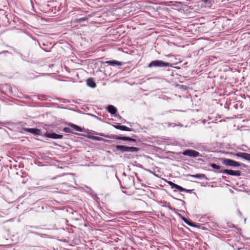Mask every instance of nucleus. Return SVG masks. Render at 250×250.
<instances>
[{"instance_id":"f257e3e1","label":"nucleus","mask_w":250,"mask_h":250,"mask_svg":"<svg viewBox=\"0 0 250 250\" xmlns=\"http://www.w3.org/2000/svg\"><path fill=\"white\" fill-rule=\"evenodd\" d=\"M92 134H96V135H99L100 136L105 137L106 138H109V139H114L123 140V141H128L133 142H136V139L132 138L129 137L120 136L116 135H106L104 134L103 133H98L95 131H93Z\"/></svg>"},{"instance_id":"f03ea898","label":"nucleus","mask_w":250,"mask_h":250,"mask_svg":"<svg viewBox=\"0 0 250 250\" xmlns=\"http://www.w3.org/2000/svg\"><path fill=\"white\" fill-rule=\"evenodd\" d=\"M173 64L167 62H164L162 60H154L148 64V67H172Z\"/></svg>"},{"instance_id":"7ed1b4c3","label":"nucleus","mask_w":250,"mask_h":250,"mask_svg":"<svg viewBox=\"0 0 250 250\" xmlns=\"http://www.w3.org/2000/svg\"><path fill=\"white\" fill-rule=\"evenodd\" d=\"M116 150L120 151L121 153L125 152H136L139 150V148L134 146H128L123 145H116L115 146Z\"/></svg>"},{"instance_id":"20e7f679","label":"nucleus","mask_w":250,"mask_h":250,"mask_svg":"<svg viewBox=\"0 0 250 250\" xmlns=\"http://www.w3.org/2000/svg\"><path fill=\"white\" fill-rule=\"evenodd\" d=\"M182 154L185 156H188L190 157L195 158L197 157H202L198 151L192 149H186L182 152Z\"/></svg>"},{"instance_id":"39448f33","label":"nucleus","mask_w":250,"mask_h":250,"mask_svg":"<svg viewBox=\"0 0 250 250\" xmlns=\"http://www.w3.org/2000/svg\"><path fill=\"white\" fill-rule=\"evenodd\" d=\"M221 160H222V163L226 166L234 167L240 166V163L234 160L226 158L221 159Z\"/></svg>"},{"instance_id":"423d86ee","label":"nucleus","mask_w":250,"mask_h":250,"mask_svg":"<svg viewBox=\"0 0 250 250\" xmlns=\"http://www.w3.org/2000/svg\"><path fill=\"white\" fill-rule=\"evenodd\" d=\"M221 173L227 174L231 176H239L241 175V171L240 170H233L229 169H224L223 170L220 171Z\"/></svg>"},{"instance_id":"0eeeda50","label":"nucleus","mask_w":250,"mask_h":250,"mask_svg":"<svg viewBox=\"0 0 250 250\" xmlns=\"http://www.w3.org/2000/svg\"><path fill=\"white\" fill-rule=\"evenodd\" d=\"M22 129L26 132H30L34 135L42 136V131L41 129L36 128H23Z\"/></svg>"},{"instance_id":"6e6552de","label":"nucleus","mask_w":250,"mask_h":250,"mask_svg":"<svg viewBox=\"0 0 250 250\" xmlns=\"http://www.w3.org/2000/svg\"><path fill=\"white\" fill-rule=\"evenodd\" d=\"M44 136L46 137L50 138L52 139H62L63 137V135L61 134H58L54 132H46L44 134Z\"/></svg>"},{"instance_id":"1a4fd4ad","label":"nucleus","mask_w":250,"mask_h":250,"mask_svg":"<svg viewBox=\"0 0 250 250\" xmlns=\"http://www.w3.org/2000/svg\"><path fill=\"white\" fill-rule=\"evenodd\" d=\"M113 126L116 129H119V130H123V131H133V129L132 128L128 127L125 125H113Z\"/></svg>"},{"instance_id":"9d476101","label":"nucleus","mask_w":250,"mask_h":250,"mask_svg":"<svg viewBox=\"0 0 250 250\" xmlns=\"http://www.w3.org/2000/svg\"><path fill=\"white\" fill-rule=\"evenodd\" d=\"M209 166L214 169V172L215 173H221L220 171L223 170L224 169H221V167L214 163L209 164Z\"/></svg>"},{"instance_id":"9b49d317","label":"nucleus","mask_w":250,"mask_h":250,"mask_svg":"<svg viewBox=\"0 0 250 250\" xmlns=\"http://www.w3.org/2000/svg\"><path fill=\"white\" fill-rule=\"evenodd\" d=\"M86 84L88 86L91 88H95L96 86L95 82H94L93 79L92 78H89L87 79Z\"/></svg>"},{"instance_id":"f8f14e48","label":"nucleus","mask_w":250,"mask_h":250,"mask_svg":"<svg viewBox=\"0 0 250 250\" xmlns=\"http://www.w3.org/2000/svg\"><path fill=\"white\" fill-rule=\"evenodd\" d=\"M106 63H107L110 65L112 66H115V65H122V62H119L118 61L116 60H113V61H107L105 62Z\"/></svg>"},{"instance_id":"ddd939ff","label":"nucleus","mask_w":250,"mask_h":250,"mask_svg":"<svg viewBox=\"0 0 250 250\" xmlns=\"http://www.w3.org/2000/svg\"><path fill=\"white\" fill-rule=\"evenodd\" d=\"M107 110L108 112H109L110 114L112 115L115 114L117 112L116 108L113 105H108L107 107Z\"/></svg>"},{"instance_id":"4468645a","label":"nucleus","mask_w":250,"mask_h":250,"mask_svg":"<svg viewBox=\"0 0 250 250\" xmlns=\"http://www.w3.org/2000/svg\"><path fill=\"white\" fill-rule=\"evenodd\" d=\"M87 137L89 139H92L93 140H95V141H102L104 140V139L101 137H97V136H93V135H88Z\"/></svg>"},{"instance_id":"2eb2a0df","label":"nucleus","mask_w":250,"mask_h":250,"mask_svg":"<svg viewBox=\"0 0 250 250\" xmlns=\"http://www.w3.org/2000/svg\"><path fill=\"white\" fill-rule=\"evenodd\" d=\"M190 176L199 178L200 179H207L206 175L204 174H196L195 175H190Z\"/></svg>"},{"instance_id":"dca6fc26","label":"nucleus","mask_w":250,"mask_h":250,"mask_svg":"<svg viewBox=\"0 0 250 250\" xmlns=\"http://www.w3.org/2000/svg\"><path fill=\"white\" fill-rule=\"evenodd\" d=\"M70 126L76 131L81 132L82 131V129L80 126H79L77 125H74V124H71Z\"/></svg>"},{"instance_id":"f3484780","label":"nucleus","mask_w":250,"mask_h":250,"mask_svg":"<svg viewBox=\"0 0 250 250\" xmlns=\"http://www.w3.org/2000/svg\"><path fill=\"white\" fill-rule=\"evenodd\" d=\"M249 153L245 152H239V157L247 160Z\"/></svg>"},{"instance_id":"a211bd4d","label":"nucleus","mask_w":250,"mask_h":250,"mask_svg":"<svg viewBox=\"0 0 250 250\" xmlns=\"http://www.w3.org/2000/svg\"><path fill=\"white\" fill-rule=\"evenodd\" d=\"M167 127H170V126H172V127H175L176 126H182V125H181V124H176L175 123H167Z\"/></svg>"},{"instance_id":"6ab92c4d","label":"nucleus","mask_w":250,"mask_h":250,"mask_svg":"<svg viewBox=\"0 0 250 250\" xmlns=\"http://www.w3.org/2000/svg\"><path fill=\"white\" fill-rule=\"evenodd\" d=\"M62 130L64 132H66V133H72L73 132L72 129L71 128L68 127H64L63 128Z\"/></svg>"},{"instance_id":"aec40b11","label":"nucleus","mask_w":250,"mask_h":250,"mask_svg":"<svg viewBox=\"0 0 250 250\" xmlns=\"http://www.w3.org/2000/svg\"><path fill=\"white\" fill-rule=\"evenodd\" d=\"M174 188L178 189L179 191L182 192L185 190V188L180 186L176 184Z\"/></svg>"},{"instance_id":"412c9836","label":"nucleus","mask_w":250,"mask_h":250,"mask_svg":"<svg viewBox=\"0 0 250 250\" xmlns=\"http://www.w3.org/2000/svg\"><path fill=\"white\" fill-rule=\"evenodd\" d=\"M167 183L172 188H174L176 184L174 183L171 181H168Z\"/></svg>"},{"instance_id":"4be33fe9","label":"nucleus","mask_w":250,"mask_h":250,"mask_svg":"<svg viewBox=\"0 0 250 250\" xmlns=\"http://www.w3.org/2000/svg\"><path fill=\"white\" fill-rule=\"evenodd\" d=\"M183 220L189 226H192V225L191 224V223L187 219H186V218H184L183 217Z\"/></svg>"},{"instance_id":"5701e85b","label":"nucleus","mask_w":250,"mask_h":250,"mask_svg":"<svg viewBox=\"0 0 250 250\" xmlns=\"http://www.w3.org/2000/svg\"><path fill=\"white\" fill-rule=\"evenodd\" d=\"M29 228H34L35 229H39L40 228L38 226H26V229H27Z\"/></svg>"},{"instance_id":"b1692460","label":"nucleus","mask_w":250,"mask_h":250,"mask_svg":"<svg viewBox=\"0 0 250 250\" xmlns=\"http://www.w3.org/2000/svg\"><path fill=\"white\" fill-rule=\"evenodd\" d=\"M79 22H82L86 20L85 18H81L77 20Z\"/></svg>"},{"instance_id":"393cba45","label":"nucleus","mask_w":250,"mask_h":250,"mask_svg":"<svg viewBox=\"0 0 250 250\" xmlns=\"http://www.w3.org/2000/svg\"><path fill=\"white\" fill-rule=\"evenodd\" d=\"M167 207L170 210H172L173 211H176V209L174 208H173V207H171L170 206H169V205L167 206Z\"/></svg>"},{"instance_id":"a878e982","label":"nucleus","mask_w":250,"mask_h":250,"mask_svg":"<svg viewBox=\"0 0 250 250\" xmlns=\"http://www.w3.org/2000/svg\"><path fill=\"white\" fill-rule=\"evenodd\" d=\"M194 189H187L186 188H185V190H184L183 191H185V192H188V193H191Z\"/></svg>"},{"instance_id":"bb28decb","label":"nucleus","mask_w":250,"mask_h":250,"mask_svg":"<svg viewBox=\"0 0 250 250\" xmlns=\"http://www.w3.org/2000/svg\"><path fill=\"white\" fill-rule=\"evenodd\" d=\"M49 10H50L51 12H54V13H56L55 11L56 10V7H52V9H50Z\"/></svg>"},{"instance_id":"cd10ccee","label":"nucleus","mask_w":250,"mask_h":250,"mask_svg":"<svg viewBox=\"0 0 250 250\" xmlns=\"http://www.w3.org/2000/svg\"><path fill=\"white\" fill-rule=\"evenodd\" d=\"M247 161H248L250 162V154L249 153L248 156L247 157Z\"/></svg>"},{"instance_id":"c85d7f7f","label":"nucleus","mask_w":250,"mask_h":250,"mask_svg":"<svg viewBox=\"0 0 250 250\" xmlns=\"http://www.w3.org/2000/svg\"><path fill=\"white\" fill-rule=\"evenodd\" d=\"M240 166H242L243 167H246V165L243 163H241V164L240 163Z\"/></svg>"},{"instance_id":"c756f323","label":"nucleus","mask_w":250,"mask_h":250,"mask_svg":"<svg viewBox=\"0 0 250 250\" xmlns=\"http://www.w3.org/2000/svg\"><path fill=\"white\" fill-rule=\"evenodd\" d=\"M233 155H234V156H236L237 157H239V152L237 153H235Z\"/></svg>"},{"instance_id":"7c9ffc66","label":"nucleus","mask_w":250,"mask_h":250,"mask_svg":"<svg viewBox=\"0 0 250 250\" xmlns=\"http://www.w3.org/2000/svg\"><path fill=\"white\" fill-rule=\"evenodd\" d=\"M8 53V51H3L2 52L0 53V54H1V53Z\"/></svg>"},{"instance_id":"2f4dec72","label":"nucleus","mask_w":250,"mask_h":250,"mask_svg":"<svg viewBox=\"0 0 250 250\" xmlns=\"http://www.w3.org/2000/svg\"><path fill=\"white\" fill-rule=\"evenodd\" d=\"M79 216H80V218H75V219L76 220H80V219H81V215H80Z\"/></svg>"},{"instance_id":"473e14b6","label":"nucleus","mask_w":250,"mask_h":250,"mask_svg":"<svg viewBox=\"0 0 250 250\" xmlns=\"http://www.w3.org/2000/svg\"><path fill=\"white\" fill-rule=\"evenodd\" d=\"M30 232L32 233H35V234H38V233L35 232H34V231H30Z\"/></svg>"},{"instance_id":"72a5a7b5","label":"nucleus","mask_w":250,"mask_h":250,"mask_svg":"<svg viewBox=\"0 0 250 250\" xmlns=\"http://www.w3.org/2000/svg\"><path fill=\"white\" fill-rule=\"evenodd\" d=\"M117 117H118V118H119L120 119H121V118H122V117H121V116H120L119 115H118L117 116Z\"/></svg>"},{"instance_id":"f704fd0d","label":"nucleus","mask_w":250,"mask_h":250,"mask_svg":"<svg viewBox=\"0 0 250 250\" xmlns=\"http://www.w3.org/2000/svg\"><path fill=\"white\" fill-rule=\"evenodd\" d=\"M238 212H239V214L240 215H242L241 213L239 211H238Z\"/></svg>"},{"instance_id":"c9c22d12","label":"nucleus","mask_w":250,"mask_h":250,"mask_svg":"<svg viewBox=\"0 0 250 250\" xmlns=\"http://www.w3.org/2000/svg\"><path fill=\"white\" fill-rule=\"evenodd\" d=\"M180 200V201H182V202H183V203H185L184 201H183V200Z\"/></svg>"}]
</instances>
